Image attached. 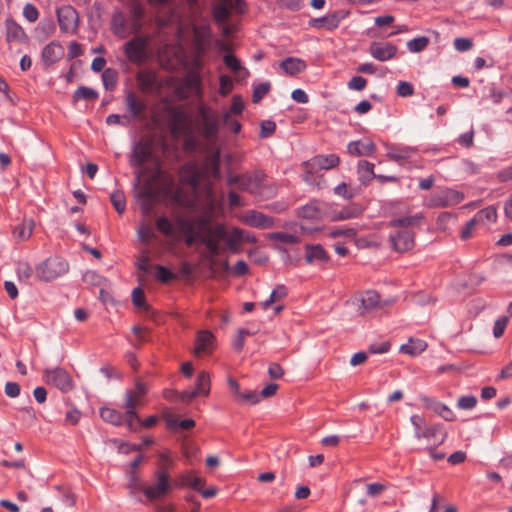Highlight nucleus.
Wrapping results in <instances>:
<instances>
[{"label":"nucleus","mask_w":512,"mask_h":512,"mask_svg":"<svg viewBox=\"0 0 512 512\" xmlns=\"http://www.w3.org/2000/svg\"><path fill=\"white\" fill-rule=\"evenodd\" d=\"M149 502L162 500L173 489V481L169 472L161 468L153 475V481L138 488Z\"/></svg>","instance_id":"obj_1"},{"label":"nucleus","mask_w":512,"mask_h":512,"mask_svg":"<svg viewBox=\"0 0 512 512\" xmlns=\"http://www.w3.org/2000/svg\"><path fill=\"white\" fill-rule=\"evenodd\" d=\"M410 422L414 427L415 438L425 439L435 443V446H440L445 442L447 432L442 424L427 425L425 419L417 414L410 417Z\"/></svg>","instance_id":"obj_2"},{"label":"nucleus","mask_w":512,"mask_h":512,"mask_svg":"<svg viewBox=\"0 0 512 512\" xmlns=\"http://www.w3.org/2000/svg\"><path fill=\"white\" fill-rule=\"evenodd\" d=\"M148 388L145 383L137 380L133 390H127L125 393V408L127 417V426L129 430H135L140 423V418L135 411L137 405L142 404Z\"/></svg>","instance_id":"obj_3"},{"label":"nucleus","mask_w":512,"mask_h":512,"mask_svg":"<svg viewBox=\"0 0 512 512\" xmlns=\"http://www.w3.org/2000/svg\"><path fill=\"white\" fill-rule=\"evenodd\" d=\"M69 270L68 262L60 256H52L39 263L35 268V276L39 281L51 282Z\"/></svg>","instance_id":"obj_4"},{"label":"nucleus","mask_w":512,"mask_h":512,"mask_svg":"<svg viewBox=\"0 0 512 512\" xmlns=\"http://www.w3.org/2000/svg\"><path fill=\"white\" fill-rule=\"evenodd\" d=\"M174 93L179 100L191 97L202 98L201 78L196 71H189L174 87Z\"/></svg>","instance_id":"obj_5"},{"label":"nucleus","mask_w":512,"mask_h":512,"mask_svg":"<svg viewBox=\"0 0 512 512\" xmlns=\"http://www.w3.org/2000/svg\"><path fill=\"white\" fill-rule=\"evenodd\" d=\"M197 113L200 119L202 135L207 140H215L220 127L218 113L204 104L198 106Z\"/></svg>","instance_id":"obj_6"},{"label":"nucleus","mask_w":512,"mask_h":512,"mask_svg":"<svg viewBox=\"0 0 512 512\" xmlns=\"http://www.w3.org/2000/svg\"><path fill=\"white\" fill-rule=\"evenodd\" d=\"M463 199L464 194L461 191L443 187L429 196L427 206L429 208H447L461 203Z\"/></svg>","instance_id":"obj_7"},{"label":"nucleus","mask_w":512,"mask_h":512,"mask_svg":"<svg viewBox=\"0 0 512 512\" xmlns=\"http://www.w3.org/2000/svg\"><path fill=\"white\" fill-rule=\"evenodd\" d=\"M212 233L218 238L225 241L227 248L231 253H240V244L243 242L245 230L234 227L230 232L227 231L224 224L218 223L214 225Z\"/></svg>","instance_id":"obj_8"},{"label":"nucleus","mask_w":512,"mask_h":512,"mask_svg":"<svg viewBox=\"0 0 512 512\" xmlns=\"http://www.w3.org/2000/svg\"><path fill=\"white\" fill-rule=\"evenodd\" d=\"M43 381L48 385L55 386L62 392H69L74 387L72 377L61 367L46 368L43 371Z\"/></svg>","instance_id":"obj_9"},{"label":"nucleus","mask_w":512,"mask_h":512,"mask_svg":"<svg viewBox=\"0 0 512 512\" xmlns=\"http://www.w3.org/2000/svg\"><path fill=\"white\" fill-rule=\"evenodd\" d=\"M56 16L62 33L74 34L79 27V14L71 5H62L57 8Z\"/></svg>","instance_id":"obj_10"},{"label":"nucleus","mask_w":512,"mask_h":512,"mask_svg":"<svg viewBox=\"0 0 512 512\" xmlns=\"http://www.w3.org/2000/svg\"><path fill=\"white\" fill-rule=\"evenodd\" d=\"M148 39L136 36L124 44V54L127 59L135 64H140L146 59Z\"/></svg>","instance_id":"obj_11"},{"label":"nucleus","mask_w":512,"mask_h":512,"mask_svg":"<svg viewBox=\"0 0 512 512\" xmlns=\"http://www.w3.org/2000/svg\"><path fill=\"white\" fill-rule=\"evenodd\" d=\"M394 232L389 235V243L391 248L398 252L404 253L411 250L415 244V234L410 229L396 228Z\"/></svg>","instance_id":"obj_12"},{"label":"nucleus","mask_w":512,"mask_h":512,"mask_svg":"<svg viewBox=\"0 0 512 512\" xmlns=\"http://www.w3.org/2000/svg\"><path fill=\"white\" fill-rule=\"evenodd\" d=\"M166 112L169 117L170 132L173 136H179L188 129V114L179 107H168Z\"/></svg>","instance_id":"obj_13"},{"label":"nucleus","mask_w":512,"mask_h":512,"mask_svg":"<svg viewBox=\"0 0 512 512\" xmlns=\"http://www.w3.org/2000/svg\"><path fill=\"white\" fill-rule=\"evenodd\" d=\"M339 163L340 158L336 154H320L305 162L304 166L309 171L329 170L337 167Z\"/></svg>","instance_id":"obj_14"},{"label":"nucleus","mask_w":512,"mask_h":512,"mask_svg":"<svg viewBox=\"0 0 512 512\" xmlns=\"http://www.w3.org/2000/svg\"><path fill=\"white\" fill-rule=\"evenodd\" d=\"M397 50V46L389 42L382 43L375 41L369 46L370 55L381 62L394 58L397 54Z\"/></svg>","instance_id":"obj_15"},{"label":"nucleus","mask_w":512,"mask_h":512,"mask_svg":"<svg viewBox=\"0 0 512 512\" xmlns=\"http://www.w3.org/2000/svg\"><path fill=\"white\" fill-rule=\"evenodd\" d=\"M202 173L194 162H187L180 169V181L196 189L201 181Z\"/></svg>","instance_id":"obj_16"},{"label":"nucleus","mask_w":512,"mask_h":512,"mask_svg":"<svg viewBox=\"0 0 512 512\" xmlns=\"http://www.w3.org/2000/svg\"><path fill=\"white\" fill-rule=\"evenodd\" d=\"M216 343L214 334L209 330H200L196 334L194 353L197 356L210 353Z\"/></svg>","instance_id":"obj_17"},{"label":"nucleus","mask_w":512,"mask_h":512,"mask_svg":"<svg viewBox=\"0 0 512 512\" xmlns=\"http://www.w3.org/2000/svg\"><path fill=\"white\" fill-rule=\"evenodd\" d=\"M265 178L266 174L261 170H256L252 174H243L241 190L250 194H259Z\"/></svg>","instance_id":"obj_18"},{"label":"nucleus","mask_w":512,"mask_h":512,"mask_svg":"<svg viewBox=\"0 0 512 512\" xmlns=\"http://www.w3.org/2000/svg\"><path fill=\"white\" fill-rule=\"evenodd\" d=\"M425 221V216L422 212L414 215H405L397 218H392L388 222V227L399 229H410L420 227Z\"/></svg>","instance_id":"obj_19"},{"label":"nucleus","mask_w":512,"mask_h":512,"mask_svg":"<svg viewBox=\"0 0 512 512\" xmlns=\"http://www.w3.org/2000/svg\"><path fill=\"white\" fill-rule=\"evenodd\" d=\"M421 401L424 403L427 409H430L431 411L442 417L444 420H455L454 412L444 403L428 396H422Z\"/></svg>","instance_id":"obj_20"},{"label":"nucleus","mask_w":512,"mask_h":512,"mask_svg":"<svg viewBox=\"0 0 512 512\" xmlns=\"http://www.w3.org/2000/svg\"><path fill=\"white\" fill-rule=\"evenodd\" d=\"M243 221L248 226L259 229L270 228L274 225V219L272 217L255 210L248 211L244 215Z\"/></svg>","instance_id":"obj_21"},{"label":"nucleus","mask_w":512,"mask_h":512,"mask_svg":"<svg viewBox=\"0 0 512 512\" xmlns=\"http://www.w3.org/2000/svg\"><path fill=\"white\" fill-rule=\"evenodd\" d=\"M63 55V46L57 41H52L43 48L41 58L45 66H51L58 62Z\"/></svg>","instance_id":"obj_22"},{"label":"nucleus","mask_w":512,"mask_h":512,"mask_svg":"<svg viewBox=\"0 0 512 512\" xmlns=\"http://www.w3.org/2000/svg\"><path fill=\"white\" fill-rule=\"evenodd\" d=\"M124 102L126 110L133 118H139L146 111L145 101L132 91L126 92Z\"/></svg>","instance_id":"obj_23"},{"label":"nucleus","mask_w":512,"mask_h":512,"mask_svg":"<svg viewBox=\"0 0 512 512\" xmlns=\"http://www.w3.org/2000/svg\"><path fill=\"white\" fill-rule=\"evenodd\" d=\"M347 152L354 156H372L376 152V145L371 140L366 142L361 140L351 141L347 145Z\"/></svg>","instance_id":"obj_24"},{"label":"nucleus","mask_w":512,"mask_h":512,"mask_svg":"<svg viewBox=\"0 0 512 512\" xmlns=\"http://www.w3.org/2000/svg\"><path fill=\"white\" fill-rule=\"evenodd\" d=\"M151 157V150L145 143L136 144L131 153L130 165L132 167H142L145 162Z\"/></svg>","instance_id":"obj_25"},{"label":"nucleus","mask_w":512,"mask_h":512,"mask_svg":"<svg viewBox=\"0 0 512 512\" xmlns=\"http://www.w3.org/2000/svg\"><path fill=\"white\" fill-rule=\"evenodd\" d=\"M305 259L307 263H326L329 261V256L320 244H306L305 245Z\"/></svg>","instance_id":"obj_26"},{"label":"nucleus","mask_w":512,"mask_h":512,"mask_svg":"<svg viewBox=\"0 0 512 512\" xmlns=\"http://www.w3.org/2000/svg\"><path fill=\"white\" fill-rule=\"evenodd\" d=\"M6 41L11 42H24L27 38L23 28L12 19H6Z\"/></svg>","instance_id":"obj_27"},{"label":"nucleus","mask_w":512,"mask_h":512,"mask_svg":"<svg viewBox=\"0 0 512 512\" xmlns=\"http://www.w3.org/2000/svg\"><path fill=\"white\" fill-rule=\"evenodd\" d=\"M279 66L286 74L290 76L302 73L307 68L306 62L304 60L295 57L285 58L280 62Z\"/></svg>","instance_id":"obj_28"},{"label":"nucleus","mask_w":512,"mask_h":512,"mask_svg":"<svg viewBox=\"0 0 512 512\" xmlns=\"http://www.w3.org/2000/svg\"><path fill=\"white\" fill-rule=\"evenodd\" d=\"M136 80L143 92H150L157 86L156 73L151 70L138 72L136 75Z\"/></svg>","instance_id":"obj_29"},{"label":"nucleus","mask_w":512,"mask_h":512,"mask_svg":"<svg viewBox=\"0 0 512 512\" xmlns=\"http://www.w3.org/2000/svg\"><path fill=\"white\" fill-rule=\"evenodd\" d=\"M357 175L361 184L368 185L372 179L376 178L374 164L367 160H360L357 164Z\"/></svg>","instance_id":"obj_30"},{"label":"nucleus","mask_w":512,"mask_h":512,"mask_svg":"<svg viewBox=\"0 0 512 512\" xmlns=\"http://www.w3.org/2000/svg\"><path fill=\"white\" fill-rule=\"evenodd\" d=\"M127 20L123 12L116 11L111 18V30L115 36L125 38L127 36Z\"/></svg>","instance_id":"obj_31"},{"label":"nucleus","mask_w":512,"mask_h":512,"mask_svg":"<svg viewBox=\"0 0 512 512\" xmlns=\"http://www.w3.org/2000/svg\"><path fill=\"white\" fill-rule=\"evenodd\" d=\"M100 416L105 422L111 423L115 426L122 425L123 423L127 424L126 412L123 414L120 411L113 408H101Z\"/></svg>","instance_id":"obj_32"},{"label":"nucleus","mask_w":512,"mask_h":512,"mask_svg":"<svg viewBox=\"0 0 512 512\" xmlns=\"http://www.w3.org/2000/svg\"><path fill=\"white\" fill-rule=\"evenodd\" d=\"M415 150L412 147L408 146H390L387 152V157L390 160L399 162L402 160L409 159Z\"/></svg>","instance_id":"obj_33"},{"label":"nucleus","mask_w":512,"mask_h":512,"mask_svg":"<svg viewBox=\"0 0 512 512\" xmlns=\"http://www.w3.org/2000/svg\"><path fill=\"white\" fill-rule=\"evenodd\" d=\"M315 28H324L327 30L336 29L340 24V18L337 13L315 18L311 21Z\"/></svg>","instance_id":"obj_34"},{"label":"nucleus","mask_w":512,"mask_h":512,"mask_svg":"<svg viewBox=\"0 0 512 512\" xmlns=\"http://www.w3.org/2000/svg\"><path fill=\"white\" fill-rule=\"evenodd\" d=\"M179 487H191L194 490L198 491L201 485H204V480L194 472H186L180 475L178 483H176Z\"/></svg>","instance_id":"obj_35"},{"label":"nucleus","mask_w":512,"mask_h":512,"mask_svg":"<svg viewBox=\"0 0 512 512\" xmlns=\"http://www.w3.org/2000/svg\"><path fill=\"white\" fill-rule=\"evenodd\" d=\"M194 392L198 396H207L210 392V376L206 371H201L197 378L195 383V389H193Z\"/></svg>","instance_id":"obj_36"},{"label":"nucleus","mask_w":512,"mask_h":512,"mask_svg":"<svg viewBox=\"0 0 512 512\" xmlns=\"http://www.w3.org/2000/svg\"><path fill=\"white\" fill-rule=\"evenodd\" d=\"M137 197L140 199V209L144 215L151 213L153 209L152 202V191L150 187H145L137 193Z\"/></svg>","instance_id":"obj_37"},{"label":"nucleus","mask_w":512,"mask_h":512,"mask_svg":"<svg viewBox=\"0 0 512 512\" xmlns=\"http://www.w3.org/2000/svg\"><path fill=\"white\" fill-rule=\"evenodd\" d=\"M379 301L380 295L376 291L370 290L364 292L360 298L361 308L363 309L361 313L375 308L379 304Z\"/></svg>","instance_id":"obj_38"},{"label":"nucleus","mask_w":512,"mask_h":512,"mask_svg":"<svg viewBox=\"0 0 512 512\" xmlns=\"http://www.w3.org/2000/svg\"><path fill=\"white\" fill-rule=\"evenodd\" d=\"M98 96L99 94L95 89L86 86H80L74 91L73 99L74 101H95L98 99Z\"/></svg>","instance_id":"obj_39"},{"label":"nucleus","mask_w":512,"mask_h":512,"mask_svg":"<svg viewBox=\"0 0 512 512\" xmlns=\"http://www.w3.org/2000/svg\"><path fill=\"white\" fill-rule=\"evenodd\" d=\"M496 219L497 210L494 206L483 208L474 215V221H477L479 224H484L485 222H495Z\"/></svg>","instance_id":"obj_40"},{"label":"nucleus","mask_w":512,"mask_h":512,"mask_svg":"<svg viewBox=\"0 0 512 512\" xmlns=\"http://www.w3.org/2000/svg\"><path fill=\"white\" fill-rule=\"evenodd\" d=\"M156 228L164 236L171 237L176 235L174 224L166 216H160L157 218Z\"/></svg>","instance_id":"obj_41"},{"label":"nucleus","mask_w":512,"mask_h":512,"mask_svg":"<svg viewBox=\"0 0 512 512\" xmlns=\"http://www.w3.org/2000/svg\"><path fill=\"white\" fill-rule=\"evenodd\" d=\"M102 81L105 90H114L118 81L117 71L113 68L104 69V71L102 72Z\"/></svg>","instance_id":"obj_42"},{"label":"nucleus","mask_w":512,"mask_h":512,"mask_svg":"<svg viewBox=\"0 0 512 512\" xmlns=\"http://www.w3.org/2000/svg\"><path fill=\"white\" fill-rule=\"evenodd\" d=\"M212 14L215 22L219 25L225 24L230 16L227 5H225L222 1L213 7Z\"/></svg>","instance_id":"obj_43"},{"label":"nucleus","mask_w":512,"mask_h":512,"mask_svg":"<svg viewBox=\"0 0 512 512\" xmlns=\"http://www.w3.org/2000/svg\"><path fill=\"white\" fill-rule=\"evenodd\" d=\"M222 239H218L213 233L210 235L204 234L201 237V242L206 246L212 255H218L220 253L219 243Z\"/></svg>","instance_id":"obj_44"},{"label":"nucleus","mask_w":512,"mask_h":512,"mask_svg":"<svg viewBox=\"0 0 512 512\" xmlns=\"http://www.w3.org/2000/svg\"><path fill=\"white\" fill-rule=\"evenodd\" d=\"M110 200H111L113 207L119 214H123L125 212L126 198L122 191L117 190V191H114L113 193H111Z\"/></svg>","instance_id":"obj_45"},{"label":"nucleus","mask_w":512,"mask_h":512,"mask_svg":"<svg viewBox=\"0 0 512 512\" xmlns=\"http://www.w3.org/2000/svg\"><path fill=\"white\" fill-rule=\"evenodd\" d=\"M319 215L320 211L315 202H311L298 209V216L305 219H317Z\"/></svg>","instance_id":"obj_46"},{"label":"nucleus","mask_w":512,"mask_h":512,"mask_svg":"<svg viewBox=\"0 0 512 512\" xmlns=\"http://www.w3.org/2000/svg\"><path fill=\"white\" fill-rule=\"evenodd\" d=\"M429 44V39L426 36L414 38L407 42V49L412 53H419L423 51Z\"/></svg>","instance_id":"obj_47"},{"label":"nucleus","mask_w":512,"mask_h":512,"mask_svg":"<svg viewBox=\"0 0 512 512\" xmlns=\"http://www.w3.org/2000/svg\"><path fill=\"white\" fill-rule=\"evenodd\" d=\"M196 230L201 232V234H212V230L214 226H211L210 219L206 216H198L193 219Z\"/></svg>","instance_id":"obj_48"},{"label":"nucleus","mask_w":512,"mask_h":512,"mask_svg":"<svg viewBox=\"0 0 512 512\" xmlns=\"http://www.w3.org/2000/svg\"><path fill=\"white\" fill-rule=\"evenodd\" d=\"M16 273L18 280L26 283L31 278L33 269L27 262H18L16 266Z\"/></svg>","instance_id":"obj_49"},{"label":"nucleus","mask_w":512,"mask_h":512,"mask_svg":"<svg viewBox=\"0 0 512 512\" xmlns=\"http://www.w3.org/2000/svg\"><path fill=\"white\" fill-rule=\"evenodd\" d=\"M130 14L133 18V26L134 31L138 32V30L141 28L140 20L143 16V9L141 5L136 1L133 0L131 6H130Z\"/></svg>","instance_id":"obj_50"},{"label":"nucleus","mask_w":512,"mask_h":512,"mask_svg":"<svg viewBox=\"0 0 512 512\" xmlns=\"http://www.w3.org/2000/svg\"><path fill=\"white\" fill-rule=\"evenodd\" d=\"M361 209L358 206H349L342 208L336 215V220L352 219L360 215Z\"/></svg>","instance_id":"obj_51"},{"label":"nucleus","mask_w":512,"mask_h":512,"mask_svg":"<svg viewBox=\"0 0 512 512\" xmlns=\"http://www.w3.org/2000/svg\"><path fill=\"white\" fill-rule=\"evenodd\" d=\"M269 238L285 244H295L299 241L297 236L286 232H273L269 235Z\"/></svg>","instance_id":"obj_52"},{"label":"nucleus","mask_w":512,"mask_h":512,"mask_svg":"<svg viewBox=\"0 0 512 512\" xmlns=\"http://www.w3.org/2000/svg\"><path fill=\"white\" fill-rule=\"evenodd\" d=\"M167 425L170 429L180 428L181 430H189L195 426V421L193 419L177 420L170 418L167 420Z\"/></svg>","instance_id":"obj_53"},{"label":"nucleus","mask_w":512,"mask_h":512,"mask_svg":"<svg viewBox=\"0 0 512 512\" xmlns=\"http://www.w3.org/2000/svg\"><path fill=\"white\" fill-rule=\"evenodd\" d=\"M237 397L240 401L251 405H255L260 402L259 393L253 390H247L245 392L240 391Z\"/></svg>","instance_id":"obj_54"},{"label":"nucleus","mask_w":512,"mask_h":512,"mask_svg":"<svg viewBox=\"0 0 512 512\" xmlns=\"http://www.w3.org/2000/svg\"><path fill=\"white\" fill-rule=\"evenodd\" d=\"M156 278L162 283H168L175 279L174 273L163 265H156Z\"/></svg>","instance_id":"obj_55"},{"label":"nucleus","mask_w":512,"mask_h":512,"mask_svg":"<svg viewBox=\"0 0 512 512\" xmlns=\"http://www.w3.org/2000/svg\"><path fill=\"white\" fill-rule=\"evenodd\" d=\"M476 405H477V398L473 395L461 396L458 399L457 404H456V406L459 409H463V410H471V409L475 408Z\"/></svg>","instance_id":"obj_56"},{"label":"nucleus","mask_w":512,"mask_h":512,"mask_svg":"<svg viewBox=\"0 0 512 512\" xmlns=\"http://www.w3.org/2000/svg\"><path fill=\"white\" fill-rule=\"evenodd\" d=\"M270 90V84L268 82L260 83L253 89L252 101L258 103L263 99Z\"/></svg>","instance_id":"obj_57"},{"label":"nucleus","mask_w":512,"mask_h":512,"mask_svg":"<svg viewBox=\"0 0 512 512\" xmlns=\"http://www.w3.org/2000/svg\"><path fill=\"white\" fill-rule=\"evenodd\" d=\"M132 302L133 304L140 309H148V306L145 302L144 291L140 287H136L132 291Z\"/></svg>","instance_id":"obj_58"},{"label":"nucleus","mask_w":512,"mask_h":512,"mask_svg":"<svg viewBox=\"0 0 512 512\" xmlns=\"http://www.w3.org/2000/svg\"><path fill=\"white\" fill-rule=\"evenodd\" d=\"M13 234L19 240H27L32 235V226L26 224L17 225L13 230Z\"/></svg>","instance_id":"obj_59"},{"label":"nucleus","mask_w":512,"mask_h":512,"mask_svg":"<svg viewBox=\"0 0 512 512\" xmlns=\"http://www.w3.org/2000/svg\"><path fill=\"white\" fill-rule=\"evenodd\" d=\"M509 317L508 316H502L499 317L495 322L493 326V335L495 338H500L503 336L505 329L508 325Z\"/></svg>","instance_id":"obj_60"},{"label":"nucleus","mask_w":512,"mask_h":512,"mask_svg":"<svg viewBox=\"0 0 512 512\" xmlns=\"http://www.w3.org/2000/svg\"><path fill=\"white\" fill-rule=\"evenodd\" d=\"M176 225L178 227V230L183 234L186 232H191L193 229H195V225L193 222V219H188L183 216H179L175 220Z\"/></svg>","instance_id":"obj_61"},{"label":"nucleus","mask_w":512,"mask_h":512,"mask_svg":"<svg viewBox=\"0 0 512 512\" xmlns=\"http://www.w3.org/2000/svg\"><path fill=\"white\" fill-rule=\"evenodd\" d=\"M222 2L227 5L230 13L234 11L243 14L246 11V3L244 0H222Z\"/></svg>","instance_id":"obj_62"},{"label":"nucleus","mask_w":512,"mask_h":512,"mask_svg":"<svg viewBox=\"0 0 512 512\" xmlns=\"http://www.w3.org/2000/svg\"><path fill=\"white\" fill-rule=\"evenodd\" d=\"M219 84V94L222 96H227L233 89V82L231 78L227 75L220 76Z\"/></svg>","instance_id":"obj_63"},{"label":"nucleus","mask_w":512,"mask_h":512,"mask_svg":"<svg viewBox=\"0 0 512 512\" xmlns=\"http://www.w3.org/2000/svg\"><path fill=\"white\" fill-rule=\"evenodd\" d=\"M276 130V123L271 120L262 121L260 124V137L268 138L270 137Z\"/></svg>","instance_id":"obj_64"}]
</instances>
